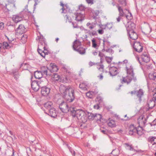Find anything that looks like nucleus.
I'll return each mask as SVG.
<instances>
[{"label": "nucleus", "mask_w": 156, "mask_h": 156, "mask_svg": "<svg viewBox=\"0 0 156 156\" xmlns=\"http://www.w3.org/2000/svg\"><path fill=\"white\" fill-rule=\"evenodd\" d=\"M148 76L150 79L155 80L156 79V72L153 71L149 73Z\"/></svg>", "instance_id": "2f4dec72"}, {"label": "nucleus", "mask_w": 156, "mask_h": 156, "mask_svg": "<svg viewBox=\"0 0 156 156\" xmlns=\"http://www.w3.org/2000/svg\"><path fill=\"white\" fill-rule=\"evenodd\" d=\"M151 31L152 29L149 24L144 23L143 26L142 32L146 34H149Z\"/></svg>", "instance_id": "6e6552de"}, {"label": "nucleus", "mask_w": 156, "mask_h": 156, "mask_svg": "<svg viewBox=\"0 0 156 156\" xmlns=\"http://www.w3.org/2000/svg\"><path fill=\"white\" fill-rule=\"evenodd\" d=\"M126 71L127 76L126 77H122V79H121L122 83H126L127 84L130 83L132 80L135 81L136 80V78L134 77V73L133 72V67L132 65L128 63L126 66Z\"/></svg>", "instance_id": "7ed1b4c3"}, {"label": "nucleus", "mask_w": 156, "mask_h": 156, "mask_svg": "<svg viewBox=\"0 0 156 156\" xmlns=\"http://www.w3.org/2000/svg\"><path fill=\"white\" fill-rule=\"evenodd\" d=\"M79 9L80 10L83 11L84 10L85 7L83 5H81L79 6Z\"/></svg>", "instance_id": "bf43d9fd"}, {"label": "nucleus", "mask_w": 156, "mask_h": 156, "mask_svg": "<svg viewBox=\"0 0 156 156\" xmlns=\"http://www.w3.org/2000/svg\"><path fill=\"white\" fill-rule=\"evenodd\" d=\"M95 100L97 103L99 105L103 103V98L101 97L98 96L96 98Z\"/></svg>", "instance_id": "e433bc0d"}, {"label": "nucleus", "mask_w": 156, "mask_h": 156, "mask_svg": "<svg viewBox=\"0 0 156 156\" xmlns=\"http://www.w3.org/2000/svg\"><path fill=\"white\" fill-rule=\"evenodd\" d=\"M86 1L89 4L92 5L94 4V0H86Z\"/></svg>", "instance_id": "6e6d98bb"}, {"label": "nucleus", "mask_w": 156, "mask_h": 156, "mask_svg": "<svg viewBox=\"0 0 156 156\" xmlns=\"http://www.w3.org/2000/svg\"><path fill=\"white\" fill-rule=\"evenodd\" d=\"M76 16L75 20L77 21H82L84 20V14L83 13L77 12L75 14Z\"/></svg>", "instance_id": "2eb2a0df"}, {"label": "nucleus", "mask_w": 156, "mask_h": 156, "mask_svg": "<svg viewBox=\"0 0 156 156\" xmlns=\"http://www.w3.org/2000/svg\"><path fill=\"white\" fill-rule=\"evenodd\" d=\"M16 30L20 34H23L26 31L25 28L22 24L20 25Z\"/></svg>", "instance_id": "a211bd4d"}, {"label": "nucleus", "mask_w": 156, "mask_h": 156, "mask_svg": "<svg viewBox=\"0 0 156 156\" xmlns=\"http://www.w3.org/2000/svg\"><path fill=\"white\" fill-rule=\"evenodd\" d=\"M28 66L29 65L28 64L23 63L21 65V67L23 70H28Z\"/></svg>", "instance_id": "c03bdc74"}, {"label": "nucleus", "mask_w": 156, "mask_h": 156, "mask_svg": "<svg viewBox=\"0 0 156 156\" xmlns=\"http://www.w3.org/2000/svg\"><path fill=\"white\" fill-rule=\"evenodd\" d=\"M36 40L37 41H39V44L38 47L40 48H43L44 49V50H47L46 47L47 46V44L46 41L45 40V38L44 37L41 35L38 36L36 37Z\"/></svg>", "instance_id": "20e7f679"}, {"label": "nucleus", "mask_w": 156, "mask_h": 156, "mask_svg": "<svg viewBox=\"0 0 156 156\" xmlns=\"http://www.w3.org/2000/svg\"><path fill=\"white\" fill-rule=\"evenodd\" d=\"M71 112L73 117L76 118L78 120L84 123L87 121V111L81 109L75 110V108H73L72 110H71Z\"/></svg>", "instance_id": "f03ea898"}, {"label": "nucleus", "mask_w": 156, "mask_h": 156, "mask_svg": "<svg viewBox=\"0 0 156 156\" xmlns=\"http://www.w3.org/2000/svg\"><path fill=\"white\" fill-rule=\"evenodd\" d=\"M129 14H130V16H128L127 15H125V16H126V18L128 19V20H131L132 18V14L131 13H129Z\"/></svg>", "instance_id": "052dcab7"}, {"label": "nucleus", "mask_w": 156, "mask_h": 156, "mask_svg": "<svg viewBox=\"0 0 156 156\" xmlns=\"http://www.w3.org/2000/svg\"><path fill=\"white\" fill-rule=\"evenodd\" d=\"M130 32L127 33L130 38L132 40H136L138 38V35L133 30Z\"/></svg>", "instance_id": "6ab92c4d"}, {"label": "nucleus", "mask_w": 156, "mask_h": 156, "mask_svg": "<svg viewBox=\"0 0 156 156\" xmlns=\"http://www.w3.org/2000/svg\"><path fill=\"white\" fill-rule=\"evenodd\" d=\"M119 2L120 4L122 5V7H125L126 5V0H119Z\"/></svg>", "instance_id": "a18cd8bd"}, {"label": "nucleus", "mask_w": 156, "mask_h": 156, "mask_svg": "<svg viewBox=\"0 0 156 156\" xmlns=\"http://www.w3.org/2000/svg\"><path fill=\"white\" fill-rule=\"evenodd\" d=\"M4 23L3 22L0 21V29L2 30L4 28Z\"/></svg>", "instance_id": "13d9d810"}, {"label": "nucleus", "mask_w": 156, "mask_h": 156, "mask_svg": "<svg viewBox=\"0 0 156 156\" xmlns=\"http://www.w3.org/2000/svg\"><path fill=\"white\" fill-rule=\"evenodd\" d=\"M34 76L36 79H40L43 76L40 71H35L34 73Z\"/></svg>", "instance_id": "7c9ffc66"}, {"label": "nucleus", "mask_w": 156, "mask_h": 156, "mask_svg": "<svg viewBox=\"0 0 156 156\" xmlns=\"http://www.w3.org/2000/svg\"><path fill=\"white\" fill-rule=\"evenodd\" d=\"M89 64L90 66H93V65H97V66H98V65H99L100 63H95L92 62L90 61L89 62Z\"/></svg>", "instance_id": "864d4df0"}, {"label": "nucleus", "mask_w": 156, "mask_h": 156, "mask_svg": "<svg viewBox=\"0 0 156 156\" xmlns=\"http://www.w3.org/2000/svg\"><path fill=\"white\" fill-rule=\"evenodd\" d=\"M133 48L135 51L138 52H141L143 49V47L139 42H134L133 44Z\"/></svg>", "instance_id": "9d476101"}, {"label": "nucleus", "mask_w": 156, "mask_h": 156, "mask_svg": "<svg viewBox=\"0 0 156 156\" xmlns=\"http://www.w3.org/2000/svg\"><path fill=\"white\" fill-rule=\"evenodd\" d=\"M87 26L89 29L91 30L94 28L95 27V24L93 23H88L87 24Z\"/></svg>", "instance_id": "79ce46f5"}, {"label": "nucleus", "mask_w": 156, "mask_h": 156, "mask_svg": "<svg viewBox=\"0 0 156 156\" xmlns=\"http://www.w3.org/2000/svg\"><path fill=\"white\" fill-rule=\"evenodd\" d=\"M153 66L151 64H150L148 65H146L145 67V69L148 71V70H150L153 68Z\"/></svg>", "instance_id": "37998d69"}, {"label": "nucleus", "mask_w": 156, "mask_h": 156, "mask_svg": "<svg viewBox=\"0 0 156 156\" xmlns=\"http://www.w3.org/2000/svg\"><path fill=\"white\" fill-rule=\"evenodd\" d=\"M72 24L73 25V27L74 28H79V26L77 24H75L73 22Z\"/></svg>", "instance_id": "e2e57ef3"}, {"label": "nucleus", "mask_w": 156, "mask_h": 156, "mask_svg": "<svg viewBox=\"0 0 156 156\" xmlns=\"http://www.w3.org/2000/svg\"><path fill=\"white\" fill-rule=\"evenodd\" d=\"M50 76H51L52 79L55 81L58 80L60 78V76L58 74L55 73H51Z\"/></svg>", "instance_id": "cd10ccee"}, {"label": "nucleus", "mask_w": 156, "mask_h": 156, "mask_svg": "<svg viewBox=\"0 0 156 156\" xmlns=\"http://www.w3.org/2000/svg\"><path fill=\"white\" fill-rule=\"evenodd\" d=\"M92 47L94 48H96L97 46V44L96 42L95 39L94 38L92 39Z\"/></svg>", "instance_id": "8fccbe9b"}, {"label": "nucleus", "mask_w": 156, "mask_h": 156, "mask_svg": "<svg viewBox=\"0 0 156 156\" xmlns=\"http://www.w3.org/2000/svg\"><path fill=\"white\" fill-rule=\"evenodd\" d=\"M89 34L90 36H95L97 35V33L96 31L94 30L92 31H89Z\"/></svg>", "instance_id": "3c124183"}, {"label": "nucleus", "mask_w": 156, "mask_h": 156, "mask_svg": "<svg viewBox=\"0 0 156 156\" xmlns=\"http://www.w3.org/2000/svg\"><path fill=\"white\" fill-rule=\"evenodd\" d=\"M102 116L100 114H95L94 119L97 121H101Z\"/></svg>", "instance_id": "a19ab883"}, {"label": "nucleus", "mask_w": 156, "mask_h": 156, "mask_svg": "<svg viewBox=\"0 0 156 156\" xmlns=\"http://www.w3.org/2000/svg\"><path fill=\"white\" fill-rule=\"evenodd\" d=\"M116 7L118 9L119 12V16H124V13L123 11V9L121 6H120L119 5L117 4L116 5Z\"/></svg>", "instance_id": "bb28decb"}, {"label": "nucleus", "mask_w": 156, "mask_h": 156, "mask_svg": "<svg viewBox=\"0 0 156 156\" xmlns=\"http://www.w3.org/2000/svg\"><path fill=\"white\" fill-rule=\"evenodd\" d=\"M94 109H98L100 108L99 105L97 103L96 105H95L94 106Z\"/></svg>", "instance_id": "0e129e2a"}, {"label": "nucleus", "mask_w": 156, "mask_h": 156, "mask_svg": "<svg viewBox=\"0 0 156 156\" xmlns=\"http://www.w3.org/2000/svg\"><path fill=\"white\" fill-rule=\"evenodd\" d=\"M41 82L40 81H37L34 80L32 81L31 80V87L32 89L34 91H37L41 87Z\"/></svg>", "instance_id": "1a4fd4ad"}, {"label": "nucleus", "mask_w": 156, "mask_h": 156, "mask_svg": "<svg viewBox=\"0 0 156 156\" xmlns=\"http://www.w3.org/2000/svg\"><path fill=\"white\" fill-rule=\"evenodd\" d=\"M137 129V128L134 127L133 125H130L129 131V134L132 135L136 134Z\"/></svg>", "instance_id": "aec40b11"}, {"label": "nucleus", "mask_w": 156, "mask_h": 156, "mask_svg": "<svg viewBox=\"0 0 156 156\" xmlns=\"http://www.w3.org/2000/svg\"><path fill=\"white\" fill-rule=\"evenodd\" d=\"M71 106L66 102L62 101L59 105L61 110L63 113H67L70 109Z\"/></svg>", "instance_id": "423d86ee"}, {"label": "nucleus", "mask_w": 156, "mask_h": 156, "mask_svg": "<svg viewBox=\"0 0 156 156\" xmlns=\"http://www.w3.org/2000/svg\"><path fill=\"white\" fill-rule=\"evenodd\" d=\"M143 128L138 126L137 128L136 133L139 136L142 135L144 133L143 132Z\"/></svg>", "instance_id": "f704fd0d"}, {"label": "nucleus", "mask_w": 156, "mask_h": 156, "mask_svg": "<svg viewBox=\"0 0 156 156\" xmlns=\"http://www.w3.org/2000/svg\"><path fill=\"white\" fill-rule=\"evenodd\" d=\"M11 46L7 42H4L3 44V48L6 49H9Z\"/></svg>", "instance_id": "49530a36"}, {"label": "nucleus", "mask_w": 156, "mask_h": 156, "mask_svg": "<svg viewBox=\"0 0 156 156\" xmlns=\"http://www.w3.org/2000/svg\"><path fill=\"white\" fill-rule=\"evenodd\" d=\"M98 93L96 91H89L86 93V95L87 97L91 98L93 96Z\"/></svg>", "instance_id": "c756f323"}, {"label": "nucleus", "mask_w": 156, "mask_h": 156, "mask_svg": "<svg viewBox=\"0 0 156 156\" xmlns=\"http://www.w3.org/2000/svg\"><path fill=\"white\" fill-rule=\"evenodd\" d=\"M148 141L152 144L153 145L156 144V138L154 136H150L148 138Z\"/></svg>", "instance_id": "473e14b6"}, {"label": "nucleus", "mask_w": 156, "mask_h": 156, "mask_svg": "<svg viewBox=\"0 0 156 156\" xmlns=\"http://www.w3.org/2000/svg\"><path fill=\"white\" fill-rule=\"evenodd\" d=\"M143 95V90L142 89H140L139 90H136V95L139 98L140 102L142 101L141 98Z\"/></svg>", "instance_id": "5701e85b"}, {"label": "nucleus", "mask_w": 156, "mask_h": 156, "mask_svg": "<svg viewBox=\"0 0 156 156\" xmlns=\"http://www.w3.org/2000/svg\"><path fill=\"white\" fill-rule=\"evenodd\" d=\"M109 73L112 76H114L116 75L118 73V68L112 66L109 69Z\"/></svg>", "instance_id": "4468645a"}, {"label": "nucleus", "mask_w": 156, "mask_h": 156, "mask_svg": "<svg viewBox=\"0 0 156 156\" xmlns=\"http://www.w3.org/2000/svg\"><path fill=\"white\" fill-rule=\"evenodd\" d=\"M105 60H106V62L108 64L110 63L111 62L112 60V59H113L112 57H108V56H106V57H105Z\"/></svg>", "instance_id": "09e8293b"}, {"label": "nucleus", "mask_w": 156, "mask_h": 156, "mask_svg": "<svg viewBox=\"0 0 156 156\" xmlns=\"http://www.w3.org/2000/svg\"><path fill=\"white\" fill-rule=\"evenodd\" d=\"M81 45V42L78 40H76L73 42V46L74 50L76 49L77 48H79Z\"/></svg>", "instance_id": "b1692460"}, {"label": "nucleus", "mask_w": 156, "mask_h": 156, "mask_svg": "<svg viewBox=\"0 0 156 156\" xmlns=\"http://www.w3.org/2000/svg\"><path fill=\"white\" fill-rule=\"evenodd\" d=\"M40 71L43 76L49 77L51 75V71L50 70L47 66H41L40 68Z\"/></svg>", "instance_id": "0eeeda50"}, {"label": "nucleus", "mask_w": 156, "mask_h": 156, "mask_svg": "<svg viewBox=\"0 0 156 156\" xmlns=\"http://www.w3.org/2000/svg\"><path fill=\"white\" fill-rule=\"evenodd\" d=\"M156 103V93L153 95V98L151 101L148 104V107L150 108H152L154 107Z\"/></svg>", "instance_id": "ddd939ff"}, {"label": "nucleus", "mask_w": 156, "mask_h": 156, "mask_svg": "<svg viewBox=\"0 0 156 156\" xmlns=\"http://www.w3.org/2000/svg\"><path fill=\"white\" fill-rule=\"evenodd\" d=\"M59 90L64 99L68 102H71L74 101L75 94L73 88L62 85L59 87Z\"/></svg>", "instance_id": "f257e3e1"}, {"label": "nucleus", "mask_w": 156, "mask_h": 156, "mask_svg": "<svg viewBox=\"0 0 156 156\" xmlns=\"http://www.w3.org/2000/svg\"><path fill=\"white\" fill-rule=\"evenodd\" d=\"M51 68L49 69L51 71V73L54 72H56L58 70V67L55 64H51Z\"/></svg>", "instance_id": "a878e982"}, {"label": "nucleus", "mask_w": 156, "mask_h": 156, "mask_svg": "<svg viewBox=\"0 0 156 156\" xmlns=\"http://www.w3.org/2000/svg\"><path fill=\"white\" fill-rule=\"evenodd\" d=\"M67 146H68V145H67ZM68 146V148L69 149V151H70L71 153H72V154L74 155L75 154V151L73 150L72 149L71 147H69L68 146Z\"/></svg>", "instance_id": "4d7b16f0"}, {"label": "nucleus", "mask_w": 156, "mask_h": 156, "mask_svg": "<svg viewBox=\"0 0 156 156\" xmlns=\"http://www.w3.org/2000/svg\"><path fill=\"white\" fill-rule=\"evenodd\" d=\"M104 61V59L103 58H100V62H99L100 63L99 65H98V67H97V68L98 69L101 71H103V69L104 67V66L102 64L103 63Z\"/></svg>", "instance_id": "c85d7f7f"}, {"label": "nucleus", "mask_w": 156, "mask_h": 156, "mask_svg": "<svg viewBox=\"0 0 156 156\" xmlns=\"http://www.w3.org/2000/svg\"><path fill=\"white\" fill-rule=\"evenodd\" d=\"M74 50L77 51L81 54H84L85 52V49L81 47H80L78 48H77V49Z\"/></svg>", "instance_id": "72a5a7b5"}, {"label": "nucleus", "mask_w": 156, "mask_h": 156, "mask_svg": "<svg viewBox=\"0 0 156 156\" xmlns=\"http://www.w3.org/2000/svg\"><path fill=\"white\" fill-rule=\"evenodd\" d=\"M107 28L110 30L113 27V24L111 23H106Z\"/></svg>", "instance_id": "603ef678"}, {"label": "nucleus", "mask_w": 156, "mask_h": 156, "mask_svg": "<svg viewBox=\"0 0 156 156\" xmlns=\"http://www.w3.org/2000/svg\"><path fill=\"white\" fill-rule=\"evenodd\" d=\"M50 89L46 86L41 87V92L42 95L44 96H46L49 94Z\"/></svg>", "instance_id": "f8f14e48"}, {"label": "nucleus", "mask_w": 156, "mask_h": 156, "mask_svg": "<svg viewBox=\"0 0 156 156\" xmlns=\"http://www.w3.org/2000/svg\"><path fill=\"white\" fill-rule=\"evenodd\" d=\"M148 117H146L143 115L140 116L137 119V123L139 124V127H144L147 125V119Z\"/></svg>", "instance_id": "39448f33"}, {"label": "nucleus", "mask_w": 156, "mask_h": 156, "mask_svg": "<svg viewBox=\"0 0 156 156\" xmlns=\"http://www.w3.org/2000/svg\"><path fill=\"white\" fill-rule=\"evenodd\" d=\"M12 19L15 23H17L22 20L23 17L22 16L20 15H14L12 16Z\"/></svg>", "instance_id": "dca6fc26"}, {"label": "nucleus", "mask_w": 156, "mask_h": 156, "mask_svg": "<svg viewBox=\"0 0 156 156\" xmlns=\"http://www.w3.org/2000/svg\"><path fill=\"white\" fill-rule=\"evenodd\" d=\"M101 28L102 29H105L107 28L106 24L105 25H101Z\"/></svg>", "instance_id": "774afa93"}, {"label": "nucleus", "mask_w": 156, "mask_h": 156, "mask_svg": "<svg viewBox=\"0 0 156 156\" xmlns=\"http://www.w3.org/2000/svg\"><path fill=\"white\" fill-rule=\"evenodd\" d=\"M8 0V2H9V3H10L11 4L12 3V5H13V6H14V7L15 6V5L14 4V3L15 2L14 0Z\"/></svg>", "instance_id": "338daca9"}, {"label": "nucleus", "mask_w": 156, "mask_h": 156, "mask_svg": "<svg viewBox=\"0 0 156 156\" xmlns=\"http://www.w3.org/2000/svg\"><path fill=\"white\" fill-rule=\"evenodd\" d=\"M42 48H39V47H38V48L37 49V51L38 53L43 57H44L45 55H46L48 54V51L47 49V50H44V49L42 50Z\"/></svg>", "instance_id": "412c9836"}, {"label": "nucleus", "mask_w": 156, "mask_h": 156, "mask_svg": "<svg viewBox=\"0 0 156 156\" xmlns=\"http://www.w3.org/2000/svg\"><path fill=\"white\" fill-rule=\"evenodd\" d=\"M141 58L143 61L146 63H147L150 61V58L146 53H143L141 55Z\"/></svg>", "instance_id": "4be33fe9"}, {"label": "nucleus", "mask_w": 156, "mask_h": 156, "mask_svg": "<svg viewBox=\"0 0 156 156\" xmlns=\"http://www.w3.org/2000/svg\"><path fill=\"white\" fill-rule=\"evenodd\" d=\"M65 18H66V22L67 21H68V22H69L70 23L71 22V21L69 19V16L68 15H66L65 16Z\"/></svg>", "instance_id": "69168bd1"}, {"label": "nucleus", "mask_w": 156, "mask_h": 156, "mask_svg": "<svg viewBox=\"0 0 156 156\" xmlns=\"http://www.w3.org/2000/svg\"><path fill=\"white\" fill-rule=\"evenodd\" d=\"M79 87L80 89L84 90H87L88 88L87 82L81 83L79 86Z\"/></svg>", "instance_id": "393cba45"}, {"label": "nucleus", "mask_w": 156, "mask_h": 156, "mask_svg": "<svg viewBox=\"0 0 156 156\" xmlns=\"http://www.w3.org/2000/svg\"><path fill=\"white\" fill-rule=\"evenodd\" d=\"M108 125L112 128L116 126V124L115 121L113 120H110L108 123Z\"/></svg>", "instance_id": "58836bf2"}, {"label": "nucleus", "mask_w": 156, "mask_h": 156, "mask_svg": "<svg viewBox=\"0 0 156 156\" xmlns=\"http://www.w3.org/2000/svg\"><path fill=\"white\" fill-rule=\"evenodd\" d=\"M124 144L125 145L127 149L130 151H133L134 150V149L133 148L132 145L129 144L127 143H126Z\"/></svg>", "instance_id": "ea45409f"}, {"label": "nucleus", "mask_w": 156, "mask_h": 156, "mask_svg": "<svg viewBox=\"0 0 156 156\" xmlns=\"http://www.w3.org/2000/svg\"><path fill=\"white\" fill-rule=\"evenodd\" d=\"M27 37V35L26 34H23L22 36L21 37V41L22 42L24 43L26 41Z\"/></svg>", "instance_id": "de8ad7c7"}, {"label": "nucleus", "mask_w": 156, "mask_h": 156, "mask_svg": "<svg viewBox=\"0 0 156 156\" xmlns=\"http://www.w3.org/2000/svg\"><path fill=\"white\" fill-rule=\"evenodd\" d=\"M58 113L55 108H52L49 109L48 115L51 117L55 118L57 115Z\"/></svg>", "instance_id": "f3484780"}, {"label": "nucleus", "mask_w": 156, "mask_h": 156, "mask_svg": "<svg viewBox=\"0 0 156 156\" xmlns=\"http://www.w3.org/2000/svg\"><path fill=\"white\" fill-rule=\"evenodd\" d=\"M95 115V114H94L91 113H90L87 112V119L90 120H93L94 119Z\"/></svg>", "instance_id": "c9c22d12"}, {"label": "nucleus", "mask_w": 156, "mask_h": 156, "mask_svg": "<svg viewBox=\"0 0 156 156\" xmlns=\"http://www.w3.org/2000/svg\"><path fill=\"white\" fill-rule=\"evenodd\" d=\"M52 105V103L51 102H48L44 104V106L46 108L49 110L52 108L51 107Z\"/></svg>", "instance_id": "4c0bfd02"}, {"label": "nucleus", "mask_w": 156, "mask_h": 156, "mask_svg": "<svg viewBox=\"0 0 156 156\" xmlns=\"http://www.w3.org/2000/svg\"><path fill=\"white\" fill-rule=\"evenodd\" d=\"M98 56L100 58H103L104 56V54L102 52L99 51Z\"/></svg>", "instance_id": "680f3d73"}, {"label": "nucleus", "mask_w": 156, "mask_h": 156, "mask_svg": "<svg viewBox=\"0 0 156 156\" xmlns=\"http://www.w3.org/2000/svg\"><path fill=\"white\" fill-rule=\"evenodd\" d=\"M149 124L151 126H155L156 125V118L152 122H150Z\"/></svg>", "instance_id": "5fc2aeb1"}, {"label": "nucleus", "mask_w": 156, "mask_h": 156, "mask_svg": "<svg viewBox=\"0 0 156 156\" xmlns=\"http://www.w3.org/2000/svg\"><path fill=\"white\" fill-rule=\"evenodd\" d=\"M126 29L127 31V33L132 31V30L134 31L135 28V24L133 23H127L126 25Z\"/></svg>", "instance_id": "9b49d317"}]
</instances>
